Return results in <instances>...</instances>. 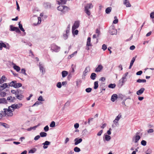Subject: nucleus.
<instances>
[{
    "mask_svg": "<svg viewBox=\"0 0 154 154\" xmlns=\"http://www.w3.org/2000/svg\"><path fill=\"white\" fill-rule=\"evenodd\" d=\"M55 126V122L54 121H52L50 125L51 127H54Z\"/></svg>",
    "mask_w": 154,
    "mask_h": 154,
    "instance_id": "48",
    "label": "nucleus"
},
{
    "mask_svg": "<svg viewBox=\"0 0 154 154\" xmlns=\"http://www.w3.org/2000/svg\"><path fill=\"white\" fill-rule=\"evenodd\" d=\"M79 26V21H75L73 24L72 28L73 30H75L78 28Z\"/></svg>",
    "mask_w": 154,
    "mask_h": 154,
    "instance_id": "9",
    "label": "nucleus"
},
{
    "mask_svg": "<svg viewBox=\"0 0 154 154\" xmlns=\"http://www.w3.org/2000/svg\"><path fill=\"white\" fill-rule=\"evenodd\" d=\"M91 38L90 37H88L87 40L86 46H92V45L91 43Z\"/></svg>",
    "mask_w": 154,
    "mask_h": 154,
    "instance_id": "22",
    "label": "nucleus"
},
{
    "mask_svg": "<svg viewBox=\"0 0 154 154\" xmlns=\"http://www.w3.org/2000/svg\"><path fill=\"white\" fill-rule=\"evenodd\" d=\"M139 133V132H137L135 136H134L133 138V140L134 141V142L135 143H137L140 138V136L138 135Z\"/></svg>",
    "mask_w": 154,
    "mask_h": 154,
    "instance_id": "8",
    "label": "nucleus"
},
{
    "mask_svg": "<svg viewBox=\"0 0 154 154\" xmlns=\"http://www.w3.org/2000/svg\"><path fill=\"white\" fill-rule=\"evenodd\" d=\"M70 27V25L69 24L67 27L66 30V33L67 34H68L69 32V28Z\"/></svg>",
    "mask_w": 154,
    "mask_h": 154,
    "instance_id": "52",
    "label": "nucleus"
},
{
    "mask_svg": "<svg viewBox=\"0 0 154 154\" xmlns=\"http://www.w3.org/2000/svg\"><path fill=\"white\" fill-rule=\"evenodd\" d=\"M104 135H105V138H104V139H103L104 140V139L105 140H106V141H109L111 139V137L110 136H109L108 135H107V134H106Z\"/></svg>",
    "mask_w": 154,
    "mask_h": 154,
    "instance_id": "25",
    "label": "nucleus"
},
{
    "mask_svg": "<svg viewBox=\"0 0 154 154\" xmlns=\"http://www.w3.org/2000/svg\"><path fill=\"white\" fill-rule=\"evenodd\" d=\"M6 94V93L5 92H0V95L2 97H5Z\"/></svg>",
    "mask_w": 154,
    "mask_h": 154,
    "instance_id": "57",
    "label": "nucleus"
},
{
    "mask_svg": "<svg viewBox=\"0 0 154 154\" xmlns=\"http://www.w3.org/2000/svg\"><path fill=\"white\" fill-rule=\"evenodd\" d=\"M141 144L143 146H145L146 144V142L145 140H142L141 142Z\"/></svg>",
    "mask_w": 154,
    "mask_h": 154,
    "instance_id": "54",
    "label": "nucleus"
},
{
    "mask_svg": "<svg viewBox=\"0 0 154 154\" xmlns=\"http://www.w3.org/2000/svg\"><path fill=\"white\" fill-rule=\"evenodd\" d=\"M51 142L48 141H46L44 143L42 144V145H43V148L44 149H46L48 148V145H50Z\"/></svg>",
    "mask_w": 154,
    "mask_h": 154,
    "instance_id": "11",
    "label": "nucleus"
},
{
    "mask_svg": "<svg viewBox=\"0 0 154 154\" xmlns=\"http://www.w3.org/2000/svg\"><path fill=\"white\" fill-rule=\"evenodd\" d=\"M10 30L11 31H15L16 32L20 33L21 32L17 27L14 26L13 25H11L10 26Z\"/></svg>",
    "mask_w": 154,
    "mask_h": 154,
    "instance_id": "7",
    "label": "nucleus"
},
{
    "mask_svg": "<svg viewBox=\"0 0 154 154\" xmlns=\"http://www.w3.org/2000/svg\"><path fill=\"white\" fill-rule=\"evenodd\" d=\"M36 151V149L34 148L33 149H30L29 152V153H35Z\"/></svg>",
    "mask_w": 154,
    "mask_h": 154,
    "instance_id": "44",
    "label": "nucleus"
},
{
    "mask_svg": "<svg viewBox=\"0 0 154 154\" xmlns=\"http://www.w3.org/2000/svg\"><path fill=\"white\" fill-rule=\"evenodd\" d=\"M92 90V88H88L86 89L85 91L87 93H90V92Z\"/></svg>",
    "mask_w": 154,
    "mask_h": 154,
    "instance_id": "55",
    "label": "nucleus"
},
{
    "mask_svg": "<svg viewBox=\"0 0 154 154\" xmlns=\"http://www.w3.org/2000/svg\"><path fill=\"white\" fill-rule=\"evenodd\" d=\"M121 115L120 114H119V115L117 117H116L115 119L116 120L119 121L120 119L121 118Z\"/></svg>",
    "mask_w": 154,
    "mask_h": 154,
    "instance_id": "46",
    "label": "nucleus"
},
{
    "mask_svg": "<svg viewBox=\"0 0 154 154\" xmlns=\"http://www.w3.org/2000/svg\"><path fill=\"white\" fill-rule=\"evenodd\" d=\"M51 50L52 52H58L60 49V47L57 45L55 44H53L51 45Z\"/></svg>",
    "mask_w": 154,
    "mask_h": 154,
    "instance_id": "4",
    "label": "nucleus"
},
{
    "mask_svg": "<svg viewBox=\"0 0 154 154\" xmlns=\"http://www.w3.org/2000/svg\"><path fill=\"white\" fill-rule=\"evenodd\" d=\"M7 103H8V101L5 98H0V104H6Z\"/></svg>",
    "mask_w": 154,
    "mask_h": 154,
    "instance_id": "16",
    "label": "nucleus"
},
{
    "mask_svg": "<svg viewBox=\"0 0 154 154\" xmlns=\"http://www.w3.org/2000/svg\"><path fill=\"white\" fill-rule=\"evenodd\" d=\"M40 137H44L47 136V134L45 132H42L40 133Z\"/></svg>",
    "mask_w": 154,
    "mask_h": 154,
    "instance_id": "34",
    "label": "nucleus"
},
{
    "mask_svg": "<svg viewBox=\"0 0 154 154\" xmlns=\"http://www.w3.org/2000/svg\"><path fill=\"white\" fill-rule=\"evenodd\" d=\"M93 7V5L91 3L87 4L85 6V11L86 14L90 16L91 13L88 9H91Z\"/></svg>",
    "mask_w": 154,
    "mask_h": 154,
    "instance_id": "2",
    "label": "nucleus"
},
{
    "mask_svg": "<svg viewBox=\"0 0 154 154\" xmlns=\"http://www.w3.org/2000/svg\"><path fill=\"white\" fill-rule=\"evenodd\" d=\"M19 25V27L20 29V30L23 32H24L25 30L23 27L22 25L20 23V22L18 24Z\"/></svg>",
    "mask_w": 154,
    "mask_h": 154,
    "instance_id": "42",
    "label": "nucleus"
},
{
    "mask_svg": "<svg viewBox=\"0 0 154 154\" xmlns=\"http://www.w3.org/2000/svg\"><path fill=\"white\" fill-rule=\"evenodd\" d=\"M117 95L116 94H113L111 96V100L112 102H114L117 98Z\"/></svg>",
    "mask_w": 154,
    "mask_h": 154,
    "instance_id": "18",
    "label": "nucleus"
},
{
    "mask_svg": "<svg viewBox=\"0 0 154 154\" xmlns=\"http://www.w3.org/2000/svg\"><path fill=\"white\" fill-rule=\"evenodd\" d=\"M8 85L11 87H13L15 88H17L21 87L22 84L20 83H17L16 81H13L9 84Z\"/></svg>",
    "mask_w": 154,
    "mask_h": 154,
    "instance_id": "3",
    "label": "nucleus"
},
{
    "mask_svg": "<svg viewBox=\"0 0 154 154\" xmlns=\"http://www.w3.org/2000/svg\"><path fill=\"white\" fill-rule=\"evenodd\" d=\"M68 74V72L66 71L63 70L62 72V76L63 78L65 77Z\"/></svg>",
    "mask_w": 154,
    "mask_h": 154,
    "instance_id": "26",
    "label": "nucleus"
},
{
    "mask_svg": "<svg viewBox=\"0 0 154 154\" xmlns=\"http://www.w3.org/2000/svg\"><path fill=\"white\" fill-rule=\"evenodd\" d=\"M11 107L9 106L8 109L4 108L3 109V113H4V116L7 115L8 116H12L13 115V113L14 109H11Z\"/></svg>",
    "mask_w": 154,
    "mask_h": 154,
    "instance_id": "1",
    "label": "nucleus"
},
{
    "mask_svg": "<svg viewBox=\"0 0 154 154\" xmlns=\"http://www.w3.org/2000/svg\"><path fill=\"white\" fill-rule=\"evenodd\" d=\"M14 69L16 70L17 72H18L20 70V69L19 66L15 65L13 66Z\"/></svg>",
    "mask_w": 154,
    "mask_h": 154,
    "instance_id": "31",
    "label": "nucleus"
},
{
    "mask_svg": "<svg viewBox=\"0 0 154 154\" xmlns=\"http://www.w3.org/2000/svg\"><path fill=\"white\" fill-rule=\"evenodd\" d=\"M150 17L152 19H154V12H152L150 13Z\"/></svg>",
    "mask_w": 154,
    "mask_h": 154,
    "instance_id": "64",
    "label": "nucleus"
},
{
    "mask_svg": "<svg viewBox=\"0 0 154 154\" xmlns=\"http://www.w3.org/2000/svg\"><path fill=\"white\" fill-rule=\"evenodd\" d=\"M44 5L46 8H50L51 6V4L49 2L45 3Z\"/></svg>",
    "mask_w": 154,
    "mask_h": 154,
    "instance_id": "24",
    "label": "nucleus"
},
{
    "mask_svg": "<svg viewBox=\"0 0 154 154\" xmlns=\"http://www.w3.org/2000/svg\"><path fill=\"white\" fill-rule=\"evenodd\" d=\"M12 99V97L10 96V97H8L6 100L7 101L8 100L9 102H12L11 101Z\"/></svg>",
    "mask_w": 154,
    "mask_h": 154,
    "instance_id": "62",
    "label": "nucleus"
},
{
    "mask_svg": "<svg viewBox=\"0 0 154 154\" xmlns=\"http://www.w3.org/2000/svg\"><path fill=\"white\" fill-rule=\"evenodd\" d=\"M107 48V47L106 45L105 44H103L102 45V48L103 51H105L106 49Z\"/></svg>",
    "mask_w": 154,
    "mask_h": 154,
    "instance_id": "59",
    "label": "nucleus"
},
{
    "mask_svg": "<svg viewBox=\"0 0 154 154\" xmlns=\"http://www.w3.org/2000/svg\"><path fill=\"white\" fill-rule=\"evenodd\" d=\"M98 81H95L94 83V89H96L98 87Z\"/></svg>",
    "mask_w": 154,
    "mask_h": 154,
    "instance_id": "33",
    "label": "nucleus"
},
{
    "mask_svg": "<svg viewBox=\"0 0 154 154\" xmlns=\"http://www.w3.org/2000/svg\"><path fill=\"white\" fill-rule=\"evenodd\" d=\"M62 85L60 82H58L57 83V86L59 88H61Z\"/></svg>",
    "mask_w": 154,
    "mask_h": 154,
    "instance_id": "63",
    "label": "nucleus"
},
{
    "mask_svg": "<svg viewBox=\"0 0 154 154\" xmlns=\"http://www.w3.org/2000/svg\"><path fill=\"white\" fill-rule=\"evenodd\" d=\"M114 18L115 19V20H113V23L114 24H116L118 22V20L117 18V17L116 16Z\"/></svg>",
    "mask_w": 154,
    "mask_h": 154,
    "instance_id": "56",
    "label": "nucleus"
},
{
    "mask_svg": "<svg viewBox=\"0 0 154 154\" xmlns=\"http://www.w3.org/2000/svg\"><path fill=\"white\" fill-rule=\"evenodd\" d=\"M76 86H79L80 85L81 83L82 82V80L80 79H77L76 81Z\"/></svg>",
    "mask_w": 154,
    "mask_h": 154,
    "instance_id": "40",
    "label": "nucleus"
},
{
    "mask_svg": "<svg viewBox=\"0 0 154 154\" xmlns=\"http://www.w3.org/2000/svg\"><path fill=\"white\" fill-rule=\"evenodd\" d=\"M82 141V139L81 138H79V137L75 138L74 140V141L75 143V145H76L81 143Z\"/></svg>",
    "mask_w": 154,
    "mask_h": 154,
    "instance_id": "10",
    "label": "nucleus"
},
{
    "mask_svg": "<svg viewBox=\"0 0 154 154\" xmlns=\"http://www.w3.org/2000/svg\"><path fill=\"white\" fill-rule=\"evenodd\" d=\"M68 34H67L66 33V34H63V37L64 39L65 40H66V39L68 37Z\"/></svg>",
    "mask_w": 154,
    "mask_h": 154,
    "instance_id": "60",
    "label": "nucleus"
},
{
    "mask_svg": "<svg viewBox=\"0 0 154 154\" xmlns=\"http://www.w3.org/2000/svg\"><path fill=\"white\" fill-rule=\"evenodd\" d=\"M116 86V85L115 84H110L108 86L109 88H114Z\"/></svg>",
    "mask_w": 154,
    "mask_h": 154,
    "instance_id": "39",
    "label": "nucleus"
},
{
    "mask_svg": "<svg viewBox=\"0 0 154 154\" xmlns=\"http://www.w3.org/2000/svg\"><path fill=\"white\" fill-rule=\"evenodd\" d=\"M137 57V56H135L134 57H133L132 60L130 62V65L129 67V69H131L133 65V64L135 60V59Z\"/></svg>",
    "mask_w": 154,
    "mask_h": 154,
    "instance_id": "14",
    "label": "nucleus"
},
{
    "mask_svg": "<svg viewBox=\"0 0 154 154\" xmlns=\"http://www.w3.org/2000/svg\"><path fill=\"white\" fill-rule=\"evenodd\" d=\"M97 76L96 74L95 73H92L90 76L91 79L93 80H94Z\"/></svg>",
    "mask_w": 154,
    "mask_h": 154,
    "instance_id": "23",
    "label": "nucleus"
},
{
    "mask_svg": "<svg viewBox=\"0 0 154 154\" xmlns=\"http://www.w3.org/2000/svg\"><path fill=\"white\" fill-rule=\"evenodd\" d=\"M44 130L45 132L48 131L49 129V127L48 125L46 126L44 128Z\"/></svg>",
    "mask_w": 154,
    "mask_h": 154,
    "instance_id": "58",
    "label": "nucleus"
},
{
    "mask_svg": "<svg viewBox=\"0 0 154 154\" xmlns=\"http://www.w3.org/2000/svg\"><path fill=\"white\" fill-rule=\"evenodd\" d=\"M103 68V66H102L101 64H100L98 65V67L96 69L95 71L97 72H100Z\"/></svg>",
    "mask_w": 154,
    "mask_h": 154,
    "instance_id": "17",
    "label": "nucleus"
},
{
    "mask_svg": "<svg viewBox=\"0 0 154 154\" xmlns=\"http://www.w3.org/2000/svg\"><path fill=\"white\" fill-rule=\"evenodd\" d=\"M74 150L76 152H79L81 151V150L78 147H75L74 149Z\"/></svg>",
    "mask_w": 154,
    "mask_h": 154,
    "instance_id": "43",
    "label": "nucleus"
},
{
    "mask_svg": "<svg viewBox=\"0 0 154 154\" xmlns=\"http://www.w3.org/2000/svg\"><path fill=\"white\" fill-rule=\"evenodd\" d=\"M90 68L89 66L87 67L84 71L83 72V75L84 76H85L86 75V73L90 71Z\"/></svg>",
    "mask_w": 154,
    "mask_h": 154,
    "instance_id": "19",
    "label": "nucleus"
},
{
    "mask_svg": "<svg viewBox=\"0 0 154 154\" xmlns=\"http://www.w3.org/2000/svg\"><path fill=\"white\" fill-rule=\"evenodd\" d=\"M41 103V102H38V101H37L35 102V103L33 104L32 106V107L34 106H38V105L40 104Z\"/></svg>",
    "mask_w": 154,
    "mask_h": 154,
    "instance_id": "47",
    "label": "nucleus"
},
{
    "mask_svg": "<svg viewBox=\"0 0 154 154\" xmlns=\"http://www.w3.org/2000/svg\"><path fill=\"white\" fill-rule=\"evenodd\" d=\"M60 1L58 2V4H60L62 5L65 4L66 2V0H59Z\"/></svg>",
    "mask_w": 154,
    "mask_h": 154,
    "instance_id": "37",
    "label": "nucleus"
},
{
    "mask_svg": "<svg viewBox=\"0 0 154 154\" xmlns=\"http://www.w3.org/2000/svg\"><path fill=\"white\" fill-rule=\"evenodd\" d=\"M11 91L12 94H14L16 95L19 93L18 91L17 92L14 90H11Z\"/></svg>",
    "mask_w": 154,
    "mask_h": 154,
    "instance_id": "50",
    "label": "nucleus"
},
{
    "mask_svg": "<svg viewBox=\"0 0 154 154\" xmlns=\"http://www.w3.org/2000/svg\"><path fill=\"white\" fill-rule=\"evenodd\" d=\"M124 4L126 6V7H131V5L128 0H124Z\"/></svg>",
    "mask_w": 154,
    "mask_h": 154,
    "instance_id": "20",
    "label": "nucleus"
},
{
    "mask_svg": "<svg viewBox=\"0 0 154 154\" xmlns=\"http://www.w3.org/2000/svg\"><path fill=\"white\" fill-rule=\"evenodd\" d=\"M40 125V123L38 124L37 125H35L33 127H31L29 128H28L27 129V131H30L31 130L33 129L34 130H35L36 128L38 126H39Z\"/></svg>",
    "mask_w": 154,
    "mask_h": 154,
    "instance_id": "21",
    "label": "nucleus"
},
{
    "mask_svg": "<svg viewBox=\"0 0 154 154\" xmlns=\"http://www.w3.org/2000/svg\"><path fill=\"white\" fill-rule=\"evenodd\" d=\"M146 82V80L145 79H139L137 80V82L138 83H141V82Z\"/></svg>",
    "mask_w": 154,
    "mask_h": 154,
    "instance_id": "41",
    "label": "nucleus"
},
{
    "mask_svg": "<svg viewBox=\"0 0 154 154\" xmlns=\"http://www.w3.org/2000/svg\"><path fill=\"white\" fill-rule=\"evenodd\" d=\"M145 88H142L137 92V94L138 95H140L143 92Z\"/></svg>",
    "mask_w": 154,
    "mask_h": 154,
    "instance_id": "15",
    "label": "nucleus"
},
{
    "mask_svg": "<svg viewBox=\"0 0 154 154\" xmlns=\"http://www.w3.org/2000/svg\"><path fill=\"white\" fill-rule=\"evenodd\" d=\"M39 66L40 69V70L43 73V69L44 67L40 63H39Z\"/></svg>",
    "mask_w": 154,
    "mask_h": 154,
    "instance_id": "36",
    "label": "nucleus"
},
{
    "mask_svg": "<svg viewBox=\"0 0 154 154\" xmlns=\"http://www.w3.org/2000/svg\"><path fill=\"white\" fill-rule=\"evenodd\" d=\"M112 8L111 7H109L107 8L105 10V12L106 13L109 14L110 13V12L111 11Z\"/></svg>",
    "mask_w": 154,
    "mask_h": 154,
    "instance_id": "27",
    "label": "nucleus"
},
{
    "mask_svg": "<svg viewBox=\"0 0 154 154\" xmlns=\"http://www.w3.org/2000/svg\"><path fill=\"white\" fill-rule=\"evenodd\" d=\"M16 96L17 98L19 100H22V99L23 98V95L21 94L19 95V94H17Z\"/></svg>",
    "mask_w": 154,
    "mask_h": 154,
    "instance_id": "28",
    "label": "nucleus"
},
{
    "mask_svg": "<svg viewBox=\"0 0 154 154\" xmlns=\"http://www.w3.org/2000/svg\"><path fill=\"white\" fill-rule=\"evenodd\" d=\"M38 100L40 101H44V100L43 98L42 97V96H40L38 98Z\"/></svg>",
    "mask_w": 154,
    "mask_h": 154,
    "instance_id": "61",
    "label": "nucleus"
},
{
    "mask_svg": "<svg viewBox=\"0 0 154 154\" xmlns=\"http://www.w3.org/2000/svg\"><path fill=\"white\" fill-rule=\"evenodd\" d=\"M152 151L151 149H149L148 150L146 151V154H151L152 153Z\"/></svg>",
    "mask_w": 154,
    "mask_h": 154,
    "instance_id": "53",
    "label": "nucleus"
},
{
    "mask_svg": "<svg viewBox=\"0 0 154 154\" xmlns=\"http://www.w3.org/2000/svg\"><path fill=\"white\" fill-rule=\"evenodd\" d=\"M2 48L4 47L8 50H9L11 47V46L8 43H7L6 44H5L4 42H2Z\"/></svg>",
    "mask_w": 154,
    "mask_h": 154,
    "instance_id": "12",
    "label": "nucleus"
},
{
    "mask_svg": "<svg viewBox=\"0 0 154 154\" xmlns=\"http://www.w3.org/2000/svg\"><path fill=\"white\" fill-rule=\"evenodd\" d=\"M21 73L24 74L26 75H27V74L26 73V70L24 69H22L21 71Z\"/></svg>",
    "mask_w": 154,
    "mask_h": 154,
    "instance_id": "49",
    "label": "nucleus"
},
{
    "mask_svg": "<svg viewBox=\"0 0 154 154\" xmlns=\"http://www.w3.org/2000/svg\"><path fill=\"white\" fill-rule=\"evenodd\" d=\"M23 105L22 103H19L18 104H12L10 107L13 109H18L21 107Z\"/></svg>",
    "mask_w": 154,
    "mask_h": 154,
    "instance_id": "6",
    "label": "nucleus"
},
{
    "mask_svg": "<svg viewBox=\"0 0 154 154\" xmlns=\"http://www.w3.org/2000/svg\"><path fill=\"white\" fill-rule=\"evenodd\" d=\"M72 31L73 35H77L78 34L79 31L77 29L73 30L72 29Z\"/></svg>",
    "mask_w": 154,
    "mask_h": 154,
    "instance_id": "30",
    "label": "nucleus"
},
{
    "mask_svg": "<svg viewBox=\"0 0 154 154\" xmlns=\"http://www.w3.org/2000/svg\"><path fill=\"white\" fill-rule=\"evenodd\" d=\"M63 13H66L68 11L69 9L66 6H63Z\"/></svg>",
    "mask_w": 154,
    "mask_h": 154,
    "instance_id": "35",
    "label": "nucleus"
},
{
    "mask_svg": "<svg viewBox=\"0 0 154 154\" xmlns=\"http://www.w3.org/2000/svg\"><path fill=\"white\" fill-rule=\"evenodd\" d=\"M127 79L125 77L122 76V78L120 80V81L121 80H122L121 82L122 83V85H123V84L125 82H126L127 81Z\"/></svg>",
    "mask_w": 154,
    "mask_h": 154,
    "instance_id": "29",
    "label": "nucleus"
},
{
    "mask_svg": "<svg viewBox=\"0 0 154 154\" xmlns=\"http://www.w3.org/2000/svg\"><path fill=\"white\" fill-rule=\"evenodd\" d=\"M4 113H3V111H1V113H0V119H1L2 117H5L6 116H4Z\"/></svg>",
    "mask_w": 154,
    "mask_h": 154,
    "instance_id": "51",
    "label": "nucleus"
},
{
    "mask_svg": "<svg viewBox=\"0 0 154 154\" xmlns=\"http://www.w3.org/2000/svg\"><path fill=\"white\" fill-rule=\"evenodd\" d=\"M8 87V85H7V84L6 83H4L2 85H0V91H2Z\"/></svg>",
    "mask_w": 154,
    "mask_h": 154,
    "instance_id": "13",
    "label": "nucleus"
},
{
    "mask_svg": "<svg viewBox=\"0 0 154 154\" xmlns=\"http://www.w3.org/2000/svg\"><path fill=\"white\" fill-rule=\"evenodd\" d=\"M109 33L111 35H116L117 33V30L115 29L114 27L111 26L109 28Z\"/></svg>",
    "mask_w": 154,
    "mask_h": 154,
    "instance_id": "5",
    "label": "nucleus"
},
{
    "mask_svg": "<svg viewBox=\"0 0 154 154\" xmlns=\"http://www.w3.org/2000/svg\"><path fill=\"white\" fill-rule=\"evenodd\" d=\"M63 5H60L59 6H58L57 8V9L63 12Z\"/></svg>",
    "mask_w": 154,
    "mask_h": 154,
    "instance_id": "38",
    "label": "nucleus"
},
{
    "mask_svg": "<svg viewBox=\"0 0 154 154\" xmlns=\"http://www.w3.org/2000/svg\"><path fill=\"white\" fill-rule=\"evenodd\" d=\"M1 124V125L5 128H8L9 126L8 124L5 123H0Z\"/></svg>",
    "mask_w": 154,
    "mask_h": 154,
    "instance_id": "32",
    "label": "nucleus"
},
{
    "mask_svg": "<svg viewBox=\"0 0 154 154\" xmlns=\"http://www.w3.org/2000/svg\"><path fill=\"white\" fill-rule=\"evenodd\" d=\"M77 51H75L72 54L69 55V56L68 57V58H69V57H70L69 58L73 57L75 55H76L77 53Z\"/></svg>",
    "mask_w": 154,
    "mask_h": 154,
    "instance_id": "45",
    "label": "nucleus"
}]
</instances>
